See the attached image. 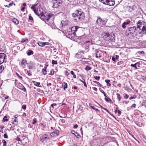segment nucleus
<instances>
[{"mask_svg":"<svg viewBox=\"0 0 146 146\" xmlns=\"http://www.w3.org/2000/svg\"><path fill=\"white\" fill-rule=\"evenodd\" d=\"M139 29L138 25H137V27L133 26L128 28L126 30V35L132 37L137 35H139Z\"/></svg>","mask_w":146,"mask_h":146,"instance_id":"obj_1","label":"nucleus"},{"mask_svg":"<svg viewBox=\"0 0 146 146\" xmlns=\"http://www.w3.org/2000/svg\"><path fill=\"white\" fill-rule=\"evenodd\" d=\"M31 9L39 17H42L43 15V10L41 6H38V4L32 5Z\"/></svg>","mask_w":146,"mask_h":146,"instance_id":"obj_2","label":"nucleus"},{"mask_svg":"<svg viewBox=\"0 0 146 146\" xmlns=\"http://www.w3.org/2000/svg\"><path fill=\"white\" fill-rule=\"evenodd\" d=\"M75 12L72 14V15L75 18L74 20L76 21H80L84 17V15L81 9L76 10Z\"/></svg>","mask_w":146,"mask_h":146,"instance_id":"obj_3","label":"nucleus"},{"mask_svg":"<svg viewBox=\"0 0 146 146\" xmlns=\"http://www.w3.org/2000/svg\"><path fill=\"white\" fill-rule=\"evenodd\" d=\"M102 36L104 40L110 42L113 41L115 38L114 34H110L107 33H103L102 34Z\"/></svg>","mask_w":146,"mask_h":146,"instance_id":"obj_4","label":"nucleus"},{"mask_svg":"<svg viewBox=\"0 0 146 146\" xmlns=\"http://www.w3.org/2000/svg\"><path fill=\"white\" fill-rule=\"evenodd\" d=\"M142 23L141 21H139L137 23V25H138L139 28V35H140L142 36L146 33V26H142Z\"/></svg>","mask_w":146,"mask_h":146,"instance_id":"obj_5","label":"nucleus"},{"mask_svg":"<svg viewBox=\"0 0 146 146\" xmlns=\"http://www.w3.org/2000/svg\"><path fill=\"white\" fill-rule=\"evenodd\" d=\"M107 21L102 19L100 17L98 16L97 17V19L96 20V25L100 27L105 25Z\"/></svg>","mask_w":146,"mask_h":146,"instance_id":"obj_6","label":"nucleus"},{"mask_svg":"<svg viewBox=\"0 0 146 146\" xmlns=\"http://www.w3.org/2000/svg\"><path fill=\"white\" fill-rule=\"evenodd\" d=\"M53 16V15L51 13H45L44 15L43 14L42 17H40L41 19H43L44 21H48Z\"/></svg>","mask_w":146,"mask_h":146,"instance_id":"obj_7","label":"nucleus"},{"mask_svg":"<svg viewBox=\"0 0 146 146\" xmlns=\"http://www.w3.org/2000/svg\"><path fill=\"white\" fill-rule=\"evenodd\" d=\"M6 56V55L4 53H0V65L4 62Z\"/></svg>","mask_w":146,"mask_h":146,"instance_id":"obj_8","label":"nucleus"},{"mask_svg":"<svg viewBox=\"0 0 146 146\" xmlns=\"http://www.w3.org/2000/svg\"><path fill=\"white\" fill-rule=\"evenodd\" d=\"M95 54L96 58H100L102 56V52L100 50L96 49L95 50Z\"/></svg>","mask_w":146,"mask_h":146,"instance_id":"obj_9","label":"nucleus"},{"mask_svg":"<svg viewBox=\"0 0 146 146\" xmlns=\"http://www.w3.org/2000/svg\"><path fill=\"white\" fill-rule=\"evenodd\" d=\"M115 4V1L111 0H107L106 2L105 3V5H107L110 6H113Z\"/></svg>","mask_w":146,"mask_h":146,"instance_id":"obj_10","label":"nucleus"},{"mask_svg":"<svg viewBox=\"0 0 146 146\" xmlns=\"http://www.w3.org/2000/svg\"><path fill=\"white\" fill-rule=\"evenodd\" d=\"M130 23L131 21L129 20H128L124 22L122 24V27L123 29H125L127 26Z\"/></svg>","mask_w":146,"mask_h":146,"instance_id":"obj_11","label":"nucleus"},{"mask_svg":"<svg viewBox=\"0 0 146 146\" xmlns=\"http://www.w3.org/2000/svg\"><path fill=\"white\" fill-rule=\"evenodd\" d=\"M59 131L57 130H55L53 132L50 133V135L52 137H56L59 134Z\"/></svg>","mask_w":146,"mask_h":146,"instance_id":"obj_12","label":"nucleus"},{"mask_svg":"<svg viewBox=\"0 0 146 146\" xmlns=\"http://www.w3.org/2000/svg\"><path fill=\"white\" fill-rule=\"evenodd\" d=\"M127 8L128 9L129 11L130 12H131L134 10L135 8V5L132 6H128L127 7Z\"/></svg>","mask_w":146,"mask_h":146,"instance_id":"obj_13","label":"nucleus"},{"mask_svg":"<svg viewBox=\"0 0 146 146\" xmlns=\"http://www.w3.org/2000/svg\"><path fill=\"white\" fill-rule=\"evenodd\" d=\"M35 66V64L33 62H30V63L28 64V67L29 69H33V67Z\"/></svg>","mask_w":146,"mask_h":146,"instance_id":"obj_14","label":"nucleus"},{"mask_svg":"<svg viewBox=\"0 0 146 146\" xmlns=\"http://www.w3.org/2000/svg\"><path fill=\"white\" fill-rule=\"evenodd\" d=\"M38 44L39 46L42 47L45 45H49V43L48 42H40L38 43Z\"/></svg>","mask_w":146,"mask_h":146,"instance_id":"obj_15","label":"nucleus"},{"mask_svg":"<svg viewBox=\"0 0 146 146\" xmlns=\"http://www.w3.org/2000/svg\"><path fill=\"white\" fill-rule=\"evenodd\" d=\"M56 0H54L53 1V5L52 7L53 8H56L58 6V5L56 2Z\"/></svg>","mask_w":146,"mask_h":146,"instance_id":"obj_16","label":"nucleus"},{"mask_svg":"<svg viewBox=\"0 0 146 146\" xmlns=\"http://www.w3.org/2000/svg\"><path fill=\"white\" fill-rule=\"evenodd\" d=\"M78 29V27H72L71 29V31H74L73 33V34H74L75 33V32L77 31Z\"/></svg>","mask_w":146,"mask_h":146,"instance_id":"obj_17","label":"nucleus"},{"mask_svg":"<svg viewBox=\"0 0 146 146\" xmlns=\"http://www.w3.org/2000/svg\"><path fill=\"white\" fill-rule=\"evenodd\" d=\"M33 52L31 50H29L28 52L27 53V54L28 56H30L31 55H32L33 54Z\"/></svg>","mask_w":146,"mask_h":146,"instance_id":"obj_18","label":"nucleus"},{"mask_svg":"<svg viewBox=\"0 0 146 146\" xmlns=\"http://www.w3.org/2000/svg\"><path fill=\"white\" fill-rule=\"evenodd\" d=\"M62 86L64 87V89L65 90V89L67 88V84L65 82H64L62 84Z\"/></svg>","mask_w":146,"mask_h":146,"instance_id":"obj_19","label":"nucleus"},{"mask_svg":"<svg viewBox=\"0 0 146 146\" xmlns=\"http://www.w3.org/2000/svg\"><path fill=\"white\" fill-rule=\"evenodd\" d=\"M45 68H43L42 69V74L43 75H46V67H44Z\"/></svg>","mask_w":146,"mask_h":146,"instance_id":"obj_20","label":"nucleus"},{"mask_svg":"<svg viewBox=\"0 0 146 146\" xmlns=\"http://www.w3.org/2000/svg\"><path fill=\"white\" fill-rule=\"evenodd\" d=\"M13 22L15 23L17 25L19 23L18 21L16 19H13Z\"/></svg>","mask_w":146,"mask_h":146,"instance_id":"obj_21","label":"nucleus"},{"mask_svg":"<svg viewBox=\"0 0 146 146\" xmlns=\"http://www.w3.org/2000/svg\"><path fill=\"white\" fill-rule=\"evenodd\" d=\"M110 80H105V82L107 83V85L109 86H111V84L110 83Z\"/></svg>","mask_w":146,"mask_h":146,"instance_id":"obj_22","label":"nucleus"},{"mask_svg":"<svg viewBox=\"0 0 146 146\" xmlns=\"http://www.w3.org/2000/svg\"><path fill=\"white\" fill-rule=\"evenodd\" d=\"M34 84L35 85L38 87H41V86H40V83L39 82H34Z\"/></svg>","mask_w":146,"mask_h":146,"instance_id":"obj_23","label":"nucleus"},{"mask_svg":"<svg viewBox=\"0 0 146 146\" xmlns=\"http://www.w3.org/2000/svg\"><path fill=\"white\" fill-rule=\"evenodd\" d=\"M138 64V62H137L135 64H131V66L134 67L136 69H137V66H136V65H137V64Z\"/></svg>","mask_w":146,"mask_h":146,"instance_id":"obj_24","label":"nucleus"},{"mask_svg":"<svg viewBox=\"0 0 146 146\" xmlns=\"http://www.w3.org/2000/svg\"><path fill=\"white\" fill-rule=\"evenodd\" d=\"M27 63V60H23L21 62V64L22 65H25Z\"/></svg>","mask_w":146,"mask_h":146,"instance_id":"obj_25","label":"nucleus"},{"mask_svg":"<svg viewBox=\"0 0 146 146\" xmlns=\"http://www.w3.org/2000/svg\"><path fill=\"white\" fill-rule=\"evenodd\" d=\"M13 4V3H10L8 5H5V7H7L8 8H9L11 6H12Z\"/></svg>","mask_w":146,"mask_h":146,"instance_id":"obj_26","label":"nucleus"},{"mask_svg":"<svg viewBox=\"0 0 146 146\" xmlns=\"http://www.w3.org/2000/svg\"><path fill=\"white\" fill-rule=\"evenodd\" d=\"M18 123V121L16 119H15L13 122V124H14L15 125H17Z\"/></svg>","mask_w":146,"mask_h":146,"instance_id":"obj_27","label":"nucleus"},{"mask_svg":"<svg viewBox=\"0 0 146 146\" xmlns=\"http://www.w3.org/2000/svg\"><path fill=\"white\" fill-rule=\"evenodd\" d=\"M74 135L78 138H79L80 137V135L77 132L75 133Z\"/></svg>","mask_w":146,"mask_h":146,"instance_id":"obj_28","label":"nucleus"},{"mask_svg":"<svg viewBox=\"0 0 146 146\" xmlns=\"http://www.w3.org/2000/svg\"><path fill=\"white\" fill-rule=\"evenodd\" d=\"M105 100L106 101L108 102H110V101H111V99L109 98L108 97H106V98H105Z\"/></svg>","mask_w":146,"mask_h":146,"instance_id":"obj_29","label":"nucleus"},{"mask_svg":"<svg viewBox=\"0 0 146 146\" xmlns=\"http://www.w3.org/2000/svg\"><path fill=\"white\" fill-rule=\"evenodd\" d=\"M85 44H86L87 45L88 44H92V42L89 41H86L85 42Z\"/></svg>","mask_w":146,"mask_h":146,"instance_id":"obj_30","label":"nucleus"},{"mask_svg":"<svg viewBox=\"0 0 146 146\" xmlns=\"http://www.w3.org/2000/svg\"><path fill=\"white\" fill-rule=\"evenodd\" d=\"M4 69V67L3 65L0 66V73L2 72Z\"/></svg>","mask_w":146,"mask_h":146,"instance_id":"obj_31","label":"nucleus"},{"mask_svg":"<svg viewBox=\"0 0 146 146\" xmlns=\"http://www.w3.org/2000/svg\"><path fill=\"white\" fill-rule=\"evenodd\" d=\"M91 69V67L88 66H86V67L85 68V69L86 70H90Z\"/></svg>","mask_w":146,"mask_h":146,"instance_id":"obj_32","label":"nucleus"},{"mask_svg":"<svg viewBox=\"0 0 146 146\" xmlns=\"http://www.w3.org/2000/svg\"><path fill=\"white\" fill-rule=\"evenodd\" d=\"M117 95L119 101H120L121 99V97L120 95L119 94H117Z\"/></svg>","mask_w":146,"mask_h":146,"instance_id":"obj_33","label":"nucleus"},{"mask_svg":"<svg viewBox=\"0 0 146 146\" xmlns=\"http://www.w3.org/2000/svg\"><path fill=\"white\" fill-rule=\"evenodd\" d=\"M7 117L6 116H5L3 117V120L4 122L7 121H8V120L7 119Z\"/></svg>","mask_w":146,"mask_h":146,"instance_id":"obj_34","label":"nucleus"},{"mask_svg":"<svg viewBox=\"0 0 146 146\" xmlns=\"http://www.w3.org/2000/svg\"><path fill=\"white\" fill-rule=\"evenodd\" d=\"M52 64H57V61H54L52 60Z\"/></svg>","mask_w":146,"mask_h":146,"instance_id":"obj_35","label":"nucleus"},{"mask_svg":"<svg viewBox=\"0 0 146 146\" xmlns=\"http://www.w3.org/2000/svg\"><path fill=\"white\" fill-rule=\"evenodd\" d=\"M28 39H27L24 38V39H23L22 40L21 42L22 43H23L24 42H28Z\"/></svg>","mask_w":146,"mask_h":146,"instance_id":"obj_36","label":"nucleus"},{"mask_svg":"<svg viewBox=\"0 0 146 146\" xmlns=\"http://www.w3.org/2000/svg\"><path fill=\"white\" fill-rule=\"evenodd\" d=\"M99 1L103 4H105V3L106 2L107 0H99Z\"/></svg>","mask_w":146,"mask_h":146,"instance_id":"obj_37","label":"nucleus"},{"mask_svg":"<svg viewBox=\"0 0 146 146\" xmlns=\"http://www.w3.org/2000/svg\"><path fill=\"white\" fill-rule=\"evenodd\" d=\"M91 104H90L89 105H90V106H91V108H92V109H93L94 110H96V111H99V110H98V109L96 108L94 106H91Z\"/></svg>","mask_w":146,"mask_h":146,"instance_id":"obj_38","label":"nucleus"},{"mask_svg":"<svg viewBox=\"0 0 146 146\" xmlns=\"http://www.w3.org/2000/svg\"><path fill=\"white\" fill-rule=\"evenodd\" d=\"M2 142L3 143V146H6V142L5 140H2Z\"/></svg>","mask_w":146,"mask_h":146,"instance_id":"obj_39","label":"nucleus"},{"mask_svg":"<svg viewBox=\"0 0 146 146\" xmlns=\"http://www.w3.org/2000/svg\"><path fill=\"white\" fill-rule=\"evenodd\" d=\"M93 82L94 83H95L98 85H100L101 87L102 86V85L100 84V83L99 82H98L96 81H93Z\"/></svg>","mask_w":146,"mask_h":146,"instance_id":"obj_40","label":"nucleus"},{"mask_svg":"<svg viewBox=\"0 0 146 146\" xmlns=\"http://www.w3.org/2000/svg\"><path fill=\"white\" fill-rule=\"evenodd\" d=\"M94 78L96 79V80H99L100 79V76H94Z\"/></svg>","mask_w":146,"mask_h":146,"instance_id":"obj_41","label":"nucleus"},{"mask_svg":"<svg viewBox=\"0 0 146 146\" xmlns=\"http://www.w3.org/2000/svg\"><path fill=\"white\" fill-rule=\"evenodd\" d=\"M54 74V71L53 70H51L50 71V73L49 74V75H53Z\"/></svg>","mask_w":146,"mask_h":146,"instance_id":"obj_42","label":"nucleus"},{"mask_svg":"<svg viewBox=\"0 0 146 146\" xmlns=\"http://www.w3.org/2000/svg\"><path fill=\"white\" fill-rule=\"evenodd\" d=\"M56 2L59 5V4H61V1L60 0H56Z\"/></svg>","mask_w":146,"mask_h":146,"instance_id":"obj_43","label":"nucleus"},{"mask_svg":"<svg viewBox=\"0 0 146 146\" xmlns=\"http://www.w3.org/2000/svg\"><path fill=\"white\" fill-rule=\"evenodd\" d=\"M16 75H17V76H18L19 78L20 79H21V80L22 79V76H19V74L18 73H16Z\"/></svg>","mask_w":146,"mask_h":146,"instance_id":"obj_44","label":"nucleus"},{"mask_svg":"<svg viewBox=\"0 0 146 146\" xmlns=\"http://www.w3.org/2000/svg\"><path fill=\"white\" fill-rule=\"evenodd\" d=\"M137 53L139 54H143L144 53V52L143 51H139L137 52Z\"/></svg>","mask_w":146,"mask_h":146,"instance_id":"obj_45","label":"nucleus"},{"mask_svg":"<svg viewBox=\"0 0 146 146\" xmlns=\"http://www.w3.org/2000/svg\"><path fill=\"white\" fill-rule=\"evenodd\" d=\"M22 108L23 109H25L26 108V106L25 105H23L22 106Z\"/></svg>","mask_w":146,"mask_h":146,"instance_id":"obj_46","label":"nucleus"},{"mask_svg":"<svg viewBox=\"0 0 146 146\" xmlns=\"http://www.w3.org/2000/svg\"><path fill=\"white\" fill-rule=\"evenodd\" d=\"M47 135L45 134L43 137V138L45 140L47 138Z\"/></svg>","mask_w":146,"mask_h":146,"instance_id":"obj_47","label":"nucleus"},{"mask_svg":"<svg viewBox=\"0 0 146 146\" xmlns=\"http://www.w3.org/2000/svg\"><path fill=\"white\" fill-rule=\"evenodd\" d=\"M27 73L28 76H32L31 74L30 73V71H28L27 72Z\"/></svg>","mask_w":146,"mask_h":146,"instance_id":"obj_48","label":"nucleus"},{"mask_svg":"<svg viewBox=\"0 0 146 146\" xmlns=\"http://www.w3.org/2000/svg\"><path fill=\"white\" fill-rule=\"evenodd\" d=\"M124 97L126 99H127L129 97V95L127 94H125Z\"/></svg>","mask_w":146,"mask_h":146,"instance_id":"obj_49","label":"nucleus"},{"mask_svg":"<svg viewBox=\"0 0 146 146\" xmlns=\"http://www.w3.org/2000/svg\"><path fill=\"white\" fill-rule=\"evenodd\" d=\"M36 119H33V122L32 123V124H35L36 123Z\"/></svg>","mask_w":146,"mask_h":146,"instance_id":"obj_50","label":"nucleus"},{"mask_svg":"<svg viewBox=\"0 0 146 146\" xmlns=\"http://www.w3.org/2000/svg\"><path fill=\"white\" fill-rule=\"evenodd\" d=\"M29 20L32 21L33 20V18L31 16H29Z\"/></svg>","mask_w":146,"mask_h":146,"instance_id":"obj_51","label":"nucleus"},{"mask_svg":"<svg viewBox=\"0 0 146 146\" xmlns=\"http://www.w3.org/2000/svg\"><path fill=\"white\" fill-rule=\"evenodd\" d=\"M117 58H115V57L114 56H113L112 58V60L113 61H115L116 60V59Z\"/></svg>","mask_w":146,"mask_h":146,"instance_id":"obj_52","label":"nucleus"},{"mask_svg":"<svg viewBox=\"0 0 146 146\" xmlns=\"http://www.w3.org/2000/svg\"><path fill=\"white\" fill-rule=\"evenodd\" d=\"M4 138H8V136L6 134H5L3 135Z\"/></svg>","mask_w":146,"mask_h":146,"instance_id":"obj_53","label":"nucleus"},{"mask_svg":"<svg viewBox=\"0 0 146 146\" xmlns=\"http://www.w3.org/2000/svg\"><path fill=\"white\" fill-rule=\"evenodd\" d=\"M83 107L81 106H80L79 108H78L79 110H82L83 109Z\"/></svg>","mask_w":146,"mask_h":146,"instance_id":"obj_54","label":"nucleus"},{"mask_svg":"<svg viewBox=\"0 0 146 146\" xmlns=\"http://www.w3.org/2000/svg\"><path fill=\"white\" fill-rule=\"evenodd\" d=\"M135 98H136V97H134L133 96H132V97H130L129 98V99L130 100H131L133 99H135Z\"/></svg>","mask_w":146,"mask_h":146,"instance_id":"obj_55","label":"nucleus"},{"mask_svg":"<svg viewBox=\"0 0 146 146\" xmlns=\"http://www.w3.org/2000/svg\"><path fill=\"white\" fill-rule=\"evenodd\" d=\"M136 106V105L135 104H133L132 106H131V108H133V107L135 108V107Z\"/></svg>","mask_w":146,"mask_h":146,"instance_id":"obj_56","label":"nucleus"},{"mask_svg":"<svg viewBox=\"0 0 146 146\" xmlns=\"http://www.w3.org/2000/svg\"><path fill=\"white\" fill-rule=\"evenodd\" d=\"M25 9V7H23L21 8V10L22 11H23Z\"/></svg>","mask_w":146,"mask_h":146,"instance_id":"obj_57","label":"nucleus"},{"mask_svg":"<svg viewBox=\"0 0 146 146\" xmlns=\"http://www.w3.org/2000/svg\"><path fill=\"white\" fill-rule=\"evenodd\" d=\"M84 86H85L86 87H87V86L86 84V83L85 82V80H84Z\"/></svg>","mask_w":146,"mask_h":146,"instance_id":"obj_58","label":"nucleus"},{"mask_svg":"<svg viewBox=\"0 0 146 146\" xmlns=\"http://www.w3.org/2000/svg\"><path fill=\"white\" fill-rule=\"evenodd\" d=\"M78 127V125L77 124H76L73 127L74 128H77Z\"/></svg>","mask_w":146,"mask_h":146,"instance_id":"obj_59","label":"nucleus"},{"mask_svg":"<svg viewBox=\"0 0 146 146\" xmlns=\"http://www.w3.org/2000/svg\"><path fill=\"white\" fill-rule=\"evenodd\" d=\"M117 112H118V113L119 114V115H120L121 114V111L120 110H118L117 111Z\"/></svg>","mask_w":146,"mask_h":146,"instance_id":"obj_60","label":"nucleus"},{"mask_svg":"<svg viewBox=\"0 0 146 146\" xmlns=\"http://www.w3.org/2000/svg\"><path fill=\"white\" fill-rule=\"evenodd\" d=\"M56 104H52L51 105V106L52 107H53L54 106H56Z\"/></svg>","mask_w":146,"mask_h":146,"instance_id":"obj_61","label":"nucleus"},{"mask_svg":"<svg viewBox=\"0 0 146 146\" xmlns=\"http://www.w3.org/2000/svg\"><path fill=\"white\" fill-rule=\"evenodd\" d=\"M93 90L95 91H97V89L96 88L93 87Z\"/></svg>","mask_w":146,"mask_h":146,"instance_id":"obj_62","label":"nucleus"},{"mask_svg":"<svg viewBox=\"0 0 146 146\" xmlns=\"http://www.w3.org/2000/svg\"><path fill=\"white\" fill-rule=\"evenodd\" d=\"M16 140L18 141H20V138H19V137H17L16 138Z\"/></svg>","mask_w":146,"mask_h":146,"instance_id":"obj_63","label":"nucleus"},{"mask_svg":"<svg viewBox=\"0 0 146 146\" xmlns=\"http://www.w3.org/2000/svg\"><path fill=\"white\" fill-rule=\"evenodd\" d=\"M70 73L72 75H73L74 74V72L72 71H70Z\"/></svg>","mask_w":146,"mask_h":146,"instance_id":"obj_64","label":"nucleus"}]
</instances>
